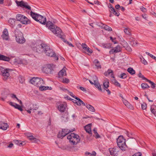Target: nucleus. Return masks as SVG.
I'll return each instance as SVG.
<instances>
[{"mask_svg":"<svg viewBox=\"0 0 156 156\" xmlns=\"http://www.w3.org/2000/svg\"><path fill=\"white\" fill-rule=\"evenodd\" d=\"M124 32L126 34L130 35L131 34V33L129 31V29L128 28H126L124 30Z\"/></svg>","mask_w":156,"mask_h":156,"instance_id":"nucleus-43","label":"nucleus"},{"mask_svg":"<svg viewBox=\"0 0 156 156\" xmlns=\"http://www.w3.org/2000/svg\"><path fill=\"white\" fill-rule=\"evenodd\" d=\"M86 154L87 156H95L96 155V153L94 151H93L92 153L89 152H86L85 153Z\"/></svg>","mask_w":156,"mask_h":156,"instance_id":"nucleus-35","label":"nucleus"},{"mask_svg":"<svg viewBox=\"0 0 156 156\" xmlns=\"http://www.w3.org/2000/svg\"><path fill=\"white\" fill-rule=\"evenodd\" d=\"M127 71L131 75H133L135 73V71L131 67L129 68L128 69Z\"/></svg>","mask_w":156,"mask_h":156,"instance_id":"nucleus-29","label":"nucleus"},{"mask_svg":"<svg viewBox=\"0 0 156 156\" xmlns=\"http://www.w3.org/2000/svg\"><path fill=\"white\" fill-rule=\"evenodd\" d=\"M137 42L135 41H132L131 42V45H132L133 46H135L136 44H137Z\"/></svg>","mask_w":156,"mask_h":156,"instance_id":"nucleus-54","label":"nucleus"},{"mask_svg":"<svg viewBox=\"0 0 156 156\" xmlns=\"http://www.w3.org/2000/svg\"><path fill=\"white\" fill-rule=\"evenodd\" d=\"M46 26L57 36L60 38L62 37V33L61 30L59 27L55 26L50 21H48L46 22Z\"/></svg>","mask_w":156,"mask_h":156,"instance_id":"nucleus-1","label":"nucleus"},{"mask_svg":"<svg viewBox=\"0 0 156 156\" xmlns=\"http://www.w3.org/2000/svg\"><path fill=\"white\" fill-rule=\"evenodd\" d=\"M96 133L94 134L95 135V137L97 139L101 137L99 135L98 132H95Z\"/></svg>","mask_w":156,"mask_h":156,"instance_id":"nucleus-55","label":"nucleus"},{"mask_svg":"<svg viewBox=\"0 0 156 156\" xmlns=\"http://www.w3.org/2000/svg\"><path fill=\"white\" fill-rule=\"evenodd\" d=\"M65 90H66L68 92V93L73 98H75L76 97V96L73 95L72 92L69 91V90H67V89H65Z\"/></svg>","mask_w":156,"mask_h":156,"instance_id":"nucleus-42","label":"nucleus"},{"mask_svg":"<svg viewBox=\"0 0 156 156\" xmlns=\"http://www.w3.org/2000/svg\"><path fill=\"white\" fill-rule=\"evenodd\" d=\"M85 106L90 111L93 112H95V110L94 108L91 105L86 104Z\"/></svg>","mask_w":156,"mask_h":156,"instance_id":"nucleus-24","label":"nucleus"},{"mask_svg":"<svg viewBox=\"0 0 156 156\" xmlns=\"http://www.w3.org/2000/svg\"><path fill=\"white\" fill-rule=\"evenodd\" d=\"M52 67L50 65H48L47 66L44 67L43 68V72L46 73H50L52 72Z\"/></svg>","mask_w":156,"mask_h":156,"instance_id":"nucleus-13","label":"nucleus"},{"mask_svg":"<svg viewBox=\"0 0 156 156\" xmlns=\"http://www.w3.org/2000/svg\"><path fill=\"white\" fill-rule=\"evenodd\" d=\"M151 84V88L153 89L155 87V83L153 82Z\"/></svg>","mask_w":156,"mask_h":156,"instance_id":"nucleus-58","label":"nucleus"},{"mask_svg":"<svg viewBox=\"0 0 156 156\" xmlns=\"http://www.w3.org/2000/svg\"><path fill=\"white\" fill-rule=\"evenodd\" d=\"M91 124H89L86 125L84 127V129H85L86 132L89 134H92L91 131Z\"/></svg>","mask_w":156,"mask_h":156,"instance_id":"nucleus-20","label":"nucleus"},{"mask_svg":"<svg viewBox=\"0 0 156 156\" xmlns=\"http://www.w3.org/2000/svg\"><path fill=\"white\" fill-rule=\"evenodd\" d=\"M109 9H110V10H109V12H110L111 13H112V12L113 11L115 10V9L113 7H112L111 8H109Z\"/></svg>","mask_w":156,"mask_h":156,"instance_id":"nucleus-61","label":"nucleus"},{"mask_svg":"<svg viewBox=\"0 0 156 156\" xmlns=\"http://www.w3.org/2000/svg\"><path fill=\"white\" fill-rule=\"evenodd\" d=\"M109 82L108 79L106 80L103 82V86L104 87V89H107L109 87Z\"/></svg>","mask_w":156,"mask_h":156,"instance_id":"nucleus-26","label":"nucleus"},{"mask_svg":"<svg viewBox=\"0 0 156 156\" xmlns=\"http://www.w3.org/2000/svg\"><path fill=\"white\" fill-rule=\"evenodd\" d=\"M141 87L144 90L150 87V86L147 83H142L141 84Z\"/></svg>","mask_w":156,"mask_h":156,"instance_id":"nucleus-33","label":"nucleus"},{"mask_svg":"<svg viewBox=\"0 0 156 156\" xmlns=\"http://www.w3.org/2000/svg\"><path fill=\"white\" fill-rule=\"evenodd\" d=\"M112 82L115 85L119 87H121L120 84L115 79H114L112 81Z\"/></svg>","mask_w":156,"mask_h":156,"instance_id":"nucleus-36","label":"nucleus"},{"mask_svg":"<svg viewBox=\"0 0 156 156\" xmlns=\"http://www.w3.org/2000/svg\"><path fill=\"white\" fill-rule=\"evenodd\" d=\"M67 138L71 142L73 145H76L79 143L80 141L79 136L74 133H71L69 135L67 136Z\"/></svg>","mask_w":156,"mask_h":156,"instance_id":"nucleus-5","label":"nucleus"},{"mask_svg":"<svg viewBox=\"0 0 156 156\" xmlns=\"http://www.w3.org/2000/svg\"><path fill=\"white\" fill-rule=\"evenodd\" d=\"M57 108L58 110L62 112H64L65 110V107L63 104H61L58 106Z\"/></svg>","mask_w":156,"mask_h":156,"instance_id":"nucleus-23","label":"nucleus"},{"mask_svg":"<svg viewBox=\"0 0 156 156\" xmlns=\"http://www.w3.org/2000/svg\"><path fill=\"white\" fill-rule=\"evenodd\" d=\"M10 71L9 69H5L2 67L0 68V74L3 76L4 80H6L9 77V72Z\"/></svg>","mask_w":156,"mask_h":156,"instance_id":"nucleus-9","label":"nucleus"},{"mask_svg":"<svg viewBox=\"0 0 156 156\" xmlns=\"http://www.w3.org/2000/svg\"><path fill=\"white\" fill-rule=\"evenodd\" d=\"M2 37L3 39L8 40L9 38V33L7 29L5 28L2 32Z\"/></svg>","mask_w":156,"mask_h":156,"instance_id":"nucleus-14","label":"nucleus"},{"mask_svg":"<svg viewBox=\"0 0 156 156\" xmlns=\"http://www.w3.org/2000/svg\"><path fill=\"white\" fill-rule=\"evenodd\" d=\"M25 143L24 142H22L21 141V142L19 143V145L20 146H23L25 144Z\"/></svg>","mask_w":156,"mask_h":156,"instance_id":"nucleus-57","label":"nucleus"},{"mask_svg":"<svg viewBox=\"0 0 156 156\" xmlns=\"http://www.w3.org/2000/svg\"><path fill=\"white\" fill-rule=\"evenodd\" d=\"M28 139L29 140L31 141L32 142L37 143L39 140L38 139L34 137L32 135H31Z\"/></svg>","mask_w":156,"mask_h":156,"instance_id":"nucleus-27","label":"nucleus"},{"mask_svg":"<svg viewBox=\"0 0 156 156\" xmlns=\"http://www.w3.org/2000/svg\"><path fill=\"white\" fill-rule=\"evenodd\" d=\"M25 135L26 136H27L28 137V138H29L32 135L30 133H26L25 134Z\"/></svg>","mask_w":156,"mask_h":156,"instance_id":"nucleus-59","label":"nucleus"},{"mask_svg":"<svg viewBox=\"0 0 156 156\" xmlns=\"http://www.w3.org/2000/svg\"><path fill=\"white\" fill-rule=\"evenodd\" d=\"M112 13L115 16H118L120 15L119 12L117 11V10H116L115 9V10H113L112 12Z\"/></svg>","mask_w":156,"mask_h":156,"instance_id":"nucleus-39","label":"nucleus"},{"mask_svg":"<svg viewBox=\"0 0 156 156\" xmlns=\"http://www.w3.org/2000/svg\"><path fill=\"white\" fill-rule=\"evenodd\" d=\"M151 110L152 113L155 116L156 114V111L154 108H151Z\"/></svg>","mask_w":156,"mask_h":156,"instance_id":"nucleus-51","label":"nucleus"},{"mask_svg":"<svg viewBox=\"0 0 156 156\" xmlns=\"http://www.w3.org/2000/svg\"><path fill=\"white\" fill-rule=\"evenodd\" d=\"M41 46L46 55L51 57H53L56 60H58V57L56 56L55 53L53 52V51L50 48L49 46L44 44H41Z\"/></svg>","mask_w":156,"mask_h":156,"instance_id":"nucleus-2","label":"nucleus"},{"mask_svg":"<svg viewBox=\"0 0 156 156\" xmlns=\"http://www.w3.org/2000/svg\"><path fill=\"white\" fill-rule=\"evenodd\" d=\"M105 90H106L108 92V95H109L111 94V91H110V90L108 89V88L107 89H104Z\"/></svg>","mask_w":156,"mask_h":156,"instance_id":"nucleus-62","label":"nucleus"},{"mask_svg":"<svg viewBox=\"0 0 156 156\" xmlns=\"http://www.w3.org/2000/svg\"><path fill=\"white\" fill-rule=\"evenodd\" d=\"M75 99L76 100H78V101L76 100H74V101H73L74 103L76 104L78 106H80L82 105L83 106H85L86 104L83 102V101L81 100L80 98L78 97L75 98Z\"/></svg>","mask_w":156,"mask_h":156,"instance_id":"nucleus-15","label":"nucleus"},{"mask_svg":"<svg viewBox=\"0 0 156 156\" xmlns=\"http://www.w3.org/2000/svg\"><path fill=\"white\" fill-rule=\"evenodd\" d=\"M82 46L83 49L87 51V52L90 54L93 52L92 50L87 47L85 44L83 43L82 44Z\"/></svg>","mask_w":156,"mask_h":156,"instance_id":"nucleus-19","label":"nucleus"},{"mask_svg":"<svg viewBox=\"0 0 156 156\" xmlns=\"http://www.w3.org/2000/svg\"><path fill=\"white\" fill-rule=\"evenodd\" d=\"M15 36L17 42L19 43L23 44L25 41L22 33L20 31L16 32Z\"/></svg>","mask_w":156,"mask_h":156,"instance_id":"nucleus-8","label":"nucleus"},{"mask_svg":"<svg viewBox=\"0 0 156 156\" xmlns=\"http://www.w3.org/2000/svg\"><path fill=\"white\" fill-rule=\"evenodd\" d=\"M94 3L95 4H97L98 5H100V4L101 3L98 0L94 1Z\"/></svg>","mask_w":156,"mask_h":156,"instance_id":"nucleus-64","label":"nucleus"},{"mask_svg":"<svg viewBox=\"0 0 156 156\" xmlns=\"http://www.w3.org/2000/svg\"><path fill=\"white\" fill-rule=\"evenodd\" d=\"M94 85L95 87L97 88L99 91H102L101 86L100 83H98V82H95V83H94Z\"/></svg>","mask_w":156,"mask_h":156,"instance_id":"nucleus-28","label":"nucleus"},{"mask_svg":"<svg viewBox=\"0 0 156 156\" xmlns=\"http://www.w3.org/2000/svg\"><path fill=\"white\" fill-rule=\"evenodd\" d=\"M110 74H111V77L112 78H114L115 77L113 75V71L111 69H108L107 71L105 72L104 73V75L105 76H107L109 75Z\"/></svg>","mask_w":156,"mask_h":156,"instance_id":"nucleus-22","label":"nucleus"},{"mask_svg":"<svg viewBox=\"0 0 156 156\" xmlns=\"http://www.w3.org/2000/svg\"><path fill=\"white\" fill-rule=\"evenodd\" d=\"M94 62L95 66L98 68H101V66L99 62L97 59H95L94 61Z\"/></svg>","mask_w":156,"mask_h":156,"instance_id":"nucleus-30","label":"nucleus"},{"mask_svg":"<svg viewBox=\"0 0 156 156\" xmlns=\"http://www.w3.org/2000/svg\"><path fill=\"white\" fill-rule=\"evenodd\" d=\"M9 104L11 106L15 107L16 108L18 109L21 112L23 111V109H22L21 106L18 104L16 103H14L12 102H9Z\"/></svg>","mask_w":156,"mask_h":156,"instance_id":"nucleus-17","label":"nucleus"},{"mask_svg":"<svg viewBox=\"0 0 156 156\" xmlns=\"http://www.w3.org/2000/svg\"><path fill=\"white\" fill-rule=\"evenodd\" d=\"M142 109L143 110L145 109L147 107V105L145 103H144L141 105Z\"/></svg>","mask_w":156,"mask_h":156,"instance_id":"nucleus-44","label":"nucleus"},{"mask_svg":"<svg viewBox=\"0 0 156 156\" xmlns=\"http://www.w3.org/2000/svg\"><path fill=\"white\" fill-rule=\"evenodd\" d=\"M119 76L122 79H124L126 78L127 76L126 73H123L121 74Z\"/></svg>","mask_w":156,"mask_h":156,"instance_id":"nucleus-41","label":"nucleus"},{"mask_svg":"<svg viewBox=\"0 0 156 156\" xmlns=\"http://www.w3.org/2000/svg\"><path fill=\"white\" fill-rule=\"evenodd\" d=\"M16 3L19 6L28 10L31 9V7L28 5V4L27 2H24L23 1H16Z\"/></svg>","mask_w":156,"mask_h":156,"instance_id":"nucleus-11","label":"nucleus"},{"mask_svg":"<svg viewBox=\"0 0 156 156\" xmlns=\"http://www.w3.org/2000/svg\"><path fill=\"white\" fill-rule=\"evenodd\" d=\"M140 59H141V61L142 63L144 64L145 65L147 64V62L143 57H142V58H140Z\"/></svg>","mask_w":156,"mask_h":156,"instance_id":"nucleus-40","label":"nucleus"},{"mask_svg":"<svg viewBox=\"0 0 156 156\" xmlns=\"http://www.w3.org/2000/svg\"><path fill=\"white\" fill-rule=\"evenodd\" d=\"M92 80L94 82V83L98 82V78L95 75H94L92 76Z\"/></svg>","mask_w":156,"mask_h":156,"instance_id":"nucleus-37","label":"nucleus"},{"mask_svg":"<svg viewBox=\"0 0 156 156\" xmlns=\"http://www.w3.org/2000/svg\"><path fill=\"white\" fill-rule=\"evenodd\" d=\"M102 27L104 28V29L106 30H108V31H112V28L108 26L105 25H103Z\"/></svg>","mask_w":156,"mask_h":156,"instance_id":"nucleus-32","label":"nucleus"},{"mask_svg":"<svg viewBox=\"0 0 156 156\" xmlns=\"http://www.w3.org/2000/svg\"><path fill=\"white\" fill-rule=\"evenodd\" d=\"M114 49L116 51V53L120 52L121 51L120 47L119 45H117Z\"/></svg>","mask_w":156,"mask_h":156,"instance_id":"nucleus-38","label":"nucleus"},{"mask_svg":"<svg viewBox=\"0 0 156 156\" xmlns=\"http://www.w3.org/2000/svg\"><path fill=\"white\" fill-rule=\"evenodd\" d=\"M80 89L82 90V91H84V92H86V89L85 88H84L83 87H80Z\"/></svg>","mask_w":156,"mask_h":156,"instance_id":"nucleus-56","label":"nucleus"},{"mask_svg":"<svg viewBox=\"0 0 156 156\" xmlns=\"http://www.w3.org/2000/svg\"><path fill=\"white\" fill-rule=\"evenodd\" d=\"M16 19L18 21L24 24H29L31 21L25 16L20 14H18L16 16Z\"/></svg>","mask_w":156,"mask_h":156,"instance_id":"nucleus-7","label":"nucleus"},{"mask_svg":"<svg viewBox=\"0 0 156 156\" xmlns=\"http://www.w3.org/2000/svg\"><path fill=\"white\" fill-rule=\"evenodd\" d=\"M21 142L20 140H13V142L15 143L16 144L19 145V143Z\"/></svg>","mask_w":156,"mask_h":156,"instance_id":"nucleus-48","label":"nucleus"},{"mask_svg":"<svg viewBox=\"0 0 156 156\" xmlns=\"http://www.w3.org/2000/svg\"><path fill=\"white\" fill-rule=\"evenodd\" d=\"M110 39L112 40V41L114 43V44H116L117 43V42L115 41H114V40H115V38L113 39L112 37H110Z\"/></svg>","mask_w":156,"mask_h":156,"instance_id":"nucleus-53","label":"nucleus"},{"mask_svg":"<svg viewBox=\"0 0 156 156\" xmlns=\"http://www.w3.org/2000/svg\"><path fill=\"white\" fill-rule=\"evenodd\" d=\"M109 53L110 54H113L114 53H116V51L114 50V48L111 49L109 51Z\"/></svg>","mask_w":156,"mask_h":156,"instance_id":"nucleus-49","label":"nucleus"},{"mask_svg":"<svg viewBox=\"0 0 156 156\" xmlns=\"http://www.w3.org/2000/svg\"><path fill=\"white\" fill-rule=\"evenodd\" d=\"M103 48H111L112 44L110 43L103 44H102Z\"/></svg>","mask_w":156,"mask_h":156,"instance_id":"nucleus-34","label":"nucleus"},{"mask_svg":"<svg viewBox=\"0 0 156 156\" xmlns=\"http://www.w3.org/2000/svg\"><path fill=\"white\" fill-rule=\"evenodd\" d=\"M45 87H46L45 86L41 85L39 87V89L41 91H43L44 90H46V89H45Z\"/></svg>","mask_w":156,"mask_h":156,"instance_id":"nucleus-47","label":"nucleus"},{"mask_svg":"<svg viewBox=\"0 0 156 156\" xmlns=\"http://www.w3.org/2000/svg\"><path fill=\"white\" fill-rule=\"evenodd\" d=\"M9 126V125L7 123L2 122H0V129L3 130H6Z\"/></svg>","mask_w":156,"mask_h":156,"instance_id":"nucleus-18","label":"nucleus"},{"mask_svg":"<svg viewBox=\"0 0 156 156\" xmlns=\"http://www.w3.org/2000/svg\"><path fill=\"white\" fill-rule=\"evenodd\" d=\"M66 68L65 67L61 70L58 73V75L59 77H61L63 76H66L67 75L66 70Z\"/></svg>","mask_w":156,"mask_h":156,"instance_id":"nucleus-16","label":"nucleus"},{"mask_svg":"<svg viewBox=\"0 0 156 156\" xmlns=\"http://www.w3.org/2000/svg\"><path fill=\"white\" fill-rule=\"evenodd\" d=\"M16 20L15 19H10L8 20V23L12 27H13L14 26Z\"/></svg>","mask_w":156,"mask_h":156,"instance_id":"nucleus-25","label":"nucleus"},{"mask_svg":"<svg viewBox=\"0 0 156 156\" xmlns=\"http://www.w3.org/2000/svg\"><path fill=\"white\" fill-rule=\"evenodd\" d=\"M62 82L64 83H68L69 82V80L68 79L65 78L63 79Z\"/></svg>","mask_w":156,"mask_h":156,"instance_id":"nucleus-45","label":"nucleus"},{"mask_svg":"<svg viewBox=\"0 0 156 156\" xmlns=\"http://www.w3.org/2000/svg\"><path fill=\"white\" fill-rule=\"evenodd\" d=\"M123 103L126 106L129 103L127 101H126V100H123Z\"/></svg>","mask_w":156,"mask_h":156,"instance_id":"nucleus-60","label":"nucleus"},{"mask_svg":"<svg viewBox=\"0 0 156 156\" xmlns=\"http://www.w3.org/2000/svg\"><path fill=\"white\" fill-rule=\"evenodd\" d=\"M117 145L122 151H126L127 147L126 143L125 140L122 136H120L117 139Z\"/></svg>","mask_w":156,"mask_h":156,"instance_id":"nucleus-4","label":"nucleus"},{"mask_svg":"<svg viewBox=\"0 0 156 156\" xmlns=\"http://www.w3.org/2000/svg\"><path fill=\"white\" fill-rule=\"evenodd\" d=\"M61 38L63 41L67 44L69 46L72 47H74V45L71 44V43L67 41V40H65V39L62 37H62L60 38Z\"/></svg>","mask_w":156,"mask_h":156,"instance_id":"nucleus-31","label":"nucleus"},{"mask_svg":"<svg viewBox=\"0 0 156 156\" xmlns=\"http://www.w3.org/2000/svg\"><path fill=\"white\" fill-rule=\"evenodd\" d=\"M10 58L9 57L5 56L3 55L0 54V60H3L9 62L10 61Z\"/></svg>","mask_w":156,"mask_h":156,"instance_id":"nucleus-21","label":"nucleus"},{"mask_svg":"<svg viewBox=\"0 0 156 156\" xmlns=\"http://www.w3.org/2000/svg\"><path fill=\"white\" fill-rule=\"evenodd\" d=\"M132 156H142V154L140 152L136 153L133 155Z\"/></svg>","mask_w":156,"mask_h":156,"instance_id":"nucleus-52","label":"nucleus"},{"mask_svg":"<svg viewBox=\"0 0 156 156\" xmlns=\"http://www.w3.org/2000/svg\"><path fill=\"white\" fill-rule=\"evenodd\" d=\"M75 130V129H72L71 130L68 129H62L61 132H59L57 135V137L58 138L62 139L69 133Z\"/></svg>","mask_w":156,"mask_h":156,"instance_id":"nucleus-10","label":"nucleus"},{"mask_svg":"<svg viewBox=\"0 0 156 156\" xmlns=\"http://www.w3.org/2000/svg\"><path fill=\"white\" fill-rule=\"evenodd\" d=\"M118 148H113L109 149L110 154L112 156H117L119 152Z\"/></svg>","mask_w":156,"mask_h":156,"instance_id":"nucleus-12","label":"nucleus"},{"mask_svg":"<svg viewBox=\"0 0 156 156\" xmlns=\"http://www.w3.org/2000/svg\"><path fill=\"white\" fill-rule=\"evenodd\" d=\"M126 106L130 109H133V106L129 103L128 105H127Z\"/></svg>","mask_w":156,"mask_h":156,"instance_id":"nucleus-50","label":"nucleus"},{"mask_svg":"<svg viewBox=\"0 0 156 156\" xmlns=\"http://www.w3.org/2000/svg\"><path fill=\"white\" fill-rule=\"evenodd\" d=\"M30 16L35 20L39 22L42 24H45L46 21V19L45 17L37 13L33 12L32 11L30 12Z\"/></svg>","mask_w":156,"mask_h":156,"instance_id":"nucleus-3","label":"nucleus"},{"mask_svg":"<svg viewBox=\"0 0 156 156\" xmlns=\"http://www.w3.org/2000/svg\"><path fill=\"white\" fill-rule=\"evenodd\" d=\"M30 83L34 86L39 87L44 84L43 80L39 77H33L30 80Z\"/></svg>","mask_w":156,"mask_h":156,"instance_id":"nucleus-6","label":"nucleus"},{"mask_svg":"<svg viewBox=\"0 0 156 156\" xmlns=\"http://www.w3.org/2000/svg\"><path fill=\"white\" fill-rule=\"evenodd\" d=\"M140 9L143 12H145L146 10V9L143 7H142Z\"/></svg>","mask_w":156,"mask_h":156,"instance_id":"nucleus-63","label":"nucleus"},{"mask_svg":"<svg viewBox=\"0 0 156 156\" xmlns=\"http://www.w3.org/2000/svg\"><path fill=\"white\" fill-rule=\"evenodd\" d=\"M138 76L139 78H142L143 80H144L145 79H146V78L140 72L138 74Z\"/></svg>","mask_w":156,"mask_h":156,"instance_id":"nucleus-46","label":"nucleus"}]
</instances>
